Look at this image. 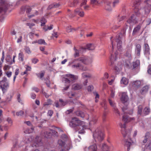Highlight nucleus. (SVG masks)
<instances>
[{
	"instance_id": "obj_1",
	"label": "nucleus",
	"mask_w": 151,
	"mask_h": 151,
	"mask_svg": "<svg viewBox=\"0 0 151 151\" xmlns=\"http://www.w3.org/2000/svg\"><path fill=\"white\" fill-rule=\"evenodd\" d=\"M141 0H135L134 2L133 5L135 8L134 14L127 20V22L132 25L136 24L139 21L142 20V18L144 16V14H149L151 10V4L150 0H147L146 1V4L143 9H138L137 7L140 4Z\"/></svg>"
},
{
	"instance_id": "obj_2",
	"label": "nucleus",
	"mask_w": 151,
	"mask_h": 151,
	"mask_svg": "<svg viewBox=\"0 0 151 151\" xmlns=\"http://www.w3.org/2000/svg\"><path fill=\"white\" fill-rule=\"evenodd\" d=\"M75 62H77L78 63L76 64L73 65L72 66L73 68H76L83 71L87 70V69L86 67L83 66L80 63H82L84 64L87 65L89 62V59L87 57H81L78 59L74 60L72 63Z\"/></svg>"
},
{
	"instance_id": "obj_3",
	"label": "nucleus",
	"mask_w": 151,
	"mask_h": 151,
	"mask_svg": "<svg viewBox=\"0 0 151 151\" xmlns=\"http://www.w3.org/2000/svg\"><path fill=\"white\" fill-rule=\"evenodd\" d=\"M122 110L123 112L122 114L123 115L122 117V120L125 123H127L134 120L135 119L134 117L131 118L127 115V114L131 115L133 113L132 109L129 108L126 106L122 108Z\"/></svg>"
},
{
	"instance_id": "obj_4",
	"label": "nucleus",
	"mask_w": 151,
	"mask_h": 151,
	"mask_svg": "<svg viewBox=\"0 0 151 151\" xmlns=\"http://www.w3.org/2000/svg\"><path fill=\"white\" fill-rule=\"evenodd\" d=\"M120 127L122 128V133L123 135V136L124 138L125 141V145L127 147V150L129 151L130 150V147L131 145V142L132 140L130 138L127 139V138H129L130 133L126 132L125 128L126 127L125 124L122 125L121 124Z\"/></svg>"
},
{
	"instance_id": "obj_5",
	"label": "nucleus",
	"mask_w": 151,
	"mask_h": 151,
	"mask_svg": "<svg viewBox=\"0 0 151 151\" xmlns=\"http://www.w3.org/2000/svg\"><path fill=\"white\" fill-rule=\"evenodd\" d=\"M93 136L96 142H101L104 138V134L103 132L98 129L95 130V132L93 134Z\"/></svg>"
},
{
	"instance_id": "obj_6",
	"label": "nucleus",
	"mask_w": 151,
	"mask_h": 151,
	"mask_svg": "<svg viewBox=\"0 0 151 151\" xmlns=\"http://www.w3.org/2000/svg\"><path fill=\"white\" fill-rule=\"evenodd\" d=\"M65 76L66 78H63L62 81L64 83L67 84L72 83L78 79L77 76L71 74H66Z\"/></svg>"
},
{
	"instance_id": "obj_7",
	"label": "nucleus",
	"mask_w": 151,
	"mask_h": 151,
	"mask_svg": "<svg viewBox=\"0 0 151 151\" xmlns=\"http://www.w3.org/2000/svg\"><path fill=\"white\" fill-rule=\"evenodd\" d=\"M0 86L3 93L5 92L6 88L9 86V83L6 78L4 77L3 80L0 82Z\"/></svg>"
},
{
	"instance_id": "obj_8",
	"label": "nucleus",
	"mask_w": 151,
	"mask_h": 151,
	"mask_svg": "<svg viewBox=\"0 0 151 151\" xmlns=\"http://www.w3.org/2000/svg\"><path fill=\"white\" fill-rule=\"evenodd\" d=\"M83 122L79 120L77 118L74 117L72 119V120L70 122L69 125L70 126L75 129L76 127L81 125Z\"/></svg>"
},
{
	"instance_id": "obj_9",
	"label": "nucleus",
	"mask_w": 151,
	"mask_h": 151,
	"mask_svg": "<svg viewBox=\"0 0 151 151\" xmlns=\"http://www.w3.org/2000/svg\"><path fill=\"white\" fill-rule=\"evenodd\" d=\"M123 38V35L121 33H120L118 36L116 37V42H117V46L118 50L119 51L122 50V42Z\"/></svg>"
},
{
	"instance_id": "obj_10",
	"label": "nucleus",
	"mask_w": 151,
	"mask_h": 151,
	"mask_svg": "<svg viewBox=\"0 0 151 151\" xmlns=\"http://www.w3.org/2000/svg\"><path fill=\"white\" fill-rule=\"evenodd\" d=\"M0 3L2 4L1 6L0 7V13L3 11L5 12L10 6L7 2H4V0H0Z\"/></svg>"
},
{
	"instance_id": "obj_11",
	"label": "nucleus",
	"mask_w": 151,
	"mask_h": 151,
	"mask_svg": "<svg viewBox=\"0 0 151 151\" xmlns=\"http://www.w3.org/2000/svg\"><path fill=\"white\" fill-rule=\"evenodd\" d=\"M86 129V127L83 125L82 123H81V125L76 127V128L75 129L76 131H78L79 133L82 134L85 132L84 130Z\"/></svg>"
},
{
	"instance_id": "obj_12",
	"label": "nucleus",
	"mask_w": 151,
	"mask_h": 151,
	"mask_svg": "<svg viewBox=\"0 0 151 151\" xmlns=\"http://www.w3.org/2000/svg\"><path fill=\"white\" fill-rule=\"evenodd\" d=\"M42 145L41 138L38 136H37L35 140V143L32 145V147L34 146L37 147L41 146Z\"/></svg>"
},
{
	"instance_id": "obj_13",
	"label": "nucleus",
	"mask_w": 151,
	"mask_h": 151,
	"mask_svg": "<svg viewBox=\"0 0 151 151\" xmlns=\"http://www.w3.org/2000/svg\"><path fill=\"white\" fill-rule=\"evenodd\" d=\"M121 100L123 103L124 104L127 102L129 100V98L126 93H122L121 98Z\"/></svg>"
},
{
	"instance_id": "obj_14",
	"label": "nucleus",
	"mask_w": 151,
	"mask_h": 151,
	"mask_svg": "<svg viewBox=\"0 0 151 151\" xmlns=\"http://www.w3.org/2000/svg\"><path fill=\"white\" fill-rule=\"evenodd\" d=\"M141 84L140 81L138 80L133 81L131 83L133 87L137 88L140 86Z\"/></svg>"
},
{
	"instance_id": "obj_15",
	"label": "nucleus",
	"mask_w": 151,
	"mask_h": 151,
	"mask_svg": "<svg viewBox=\"0 0 151 151\" xmlns=\"http://www.w3.org/2000/svg\"><path fill=\"white\" fill-rule=\"evenodd\" d=\"M82 85L80 84L76 83L72 86V89L74 90H79L82 88Z\"/></svg>"
},
{
	"instance_id": "obj_16",
	"label": "nucleus",
	"mask_w": 151,
	"mask_h": 151,
	"mask_svg": "<svg viewBox=\"0 0 151 151\" xmlns=\"http://www.w3.org/2000/svg\"><path fill=\"white\" fill-rule=\"evenodd\" d=\"M81 49L83 50H85V49H87L89 50H93L95 49V46L93 44L90 43L87 44L86 45V48H84L82 47Z\"/></svg>"
},
{
	"instance_id": "obj_17",
	"label": "nucleus",
	"mask_w": 151,
	"mask_h": 151,
	"mask_svg": "<svg viewBox=\"0 0 151 151\" xmlns=\"http://www.w3.org/2000/svg\"><path fill=\"white\" fill-rule=\"evenodd\" d=\"M141 27V24H139L138 25L137 27L134 28L133 31L132 32V34L134 35L135 34L138 33Z\"/></svg>"
},
{
	"instance_id": "obj_18",
	"label": "nucleus",
	"mask_w": 151,
	"mask_h": 151,
	"mask_svg": "<svg viewBox=\"0 0 151 151\" xmlns=\"http://www.w3.org/2000/svg\"><path fill=\"white\" fill-rule=\"evenodd\" d=\"M149 87L148 86H144L140 91L141 94H144L146 93L148 91Z\"/></svg>"
},
{
	"instance_id": "obj_19",
	"label": "nucleus",
	"mask_w": 151,
	"mask_h": 151,
	"mask_svg": "<svg viewBox=\"0 0 151 151\" xmlns=\"http://www.w3.org/2000/svg\"><path fill=\"white\" fill-rule=\"evenodd\" d=\"M106 6H105V9L109 11H110L111 10V8L110 6L111 2L109 1H106L105 2Z\"/></svg>"
},
{
	"instance_id": "obj_20",
	"label": "nucleus",
	"mask_w": 151,
	"mask_h": 151,
	"mask_svg": "<svg viewBox=\"0 0 151 151\" xmlns=\"http://www.w3.org/2000/svg\"><path fill=\"white\" fill-rule=\"evenodd\" d=\"M145 50V54L146 55H149L150 54V48L148 45L147 44H145L144 45Z\"/></svg>"
},
{
	"instance_id": "obj_21",
	"label": "nucleus",
	"mask_w": 151,
	"mask_h": 151,
	"mask_svg": "<svg viewBox=\"0 0 151 151\" xmlns=\"http://www.w3.org/2000/svg\"><path fill=\"white\" fill-rule=\"evenodd\" d=\"M60 4L58 3H54L50 5L48 7L47 9L48 10H49L52 8H58L60 6Z\"/></svg>"
},
{
	"instance_id": "obj_22",
	"label": "nucleus",
	"mask_w": 151,
	"mask_h": 151,
	"mask_svg": "<svg viewBox=\"0 0 151 151\" xmlns=\"http://www.w3.org/2000/svg\"><path fill=\"white\" fill-rule=\"evenodd\" d=\"M97 147L96 144L91 145L88 147L89 151H97Z\"/></svg>"
},
{
	"instance_id": "obj_23",
	"label": "nucleus",
	"mask_w": 151,
	"mask_h": 151,
	"mask_svg": "<svg viewBox=\"0 0 151 151\" xmlns=\"http://www.w3.org/2000/svg\"><path fill=\"white\" fill-rule=\"evenodd\" d=\"M141 50V46L139 44H137L136 46V48L135 49L137 55L138 56H139L140 55V52Z\"/></svg>"
},
{
	"instance_id": "obj_24",
	"label": "nucleus",
	"mask_w": 151,
	"mask_h": 151,
	"mask_svg": "<svg viewBox=\"0 0 151 151\" xmlns=\"http://www.w3.org/2000/svg\"><path fill=\"white\" fill-rule=\"evenodd\" d=\"M58 144L61 147H65V142L63 141L61 139H59L58 141Z\"/></svg>"
},
{
	"instance_id": "obj_25",
	"label": "nucleus",
	"mask_w": 151,
	"mask_h": 151,
	"mask_svg": "<svg viewBox=\"0 0 151 151\" xmlns=\"http://www.w3.org/2000/svg\"><path fill=\"white\" fill-rule=\"evenodd\" d=\"M128 82V80L125 77H123L121 81V83L124 85H127Z\"/></svg>"
},
{
	"instance_id": "obj_26",
	"label": "nucleus",
	"mask_w": 151,
	"mask_h": 151,
	"mask_svg": "<svg viewBox=\"0 0 151 151\" xmlns=\"http://www.w3.org/2000/svg\"><path fill=\"white\" fill-rule=\"evenodd\" d=\"M101 149L103 151H109L108 147L105 144H103L102 145Z\"/></svg>"
},
{
	"instance_id": "obj_27",
	"label": "nucleus",
	"mask_w": 151,
	"mask_h": 151,
	"mask_svg": "<svg viewBox=\"0 0 151 151\" xmlns=\"http://www.w3.org/2000/svg\"><path fill=\"white\" fill-rule=\"evenodd\" d=\"M82 77L83 78H90L91 77V75L88 73H84L82 74Z\"/></svg>"
},
{
	"instance_id": "obj_28",
	"label": "nucleus",
	"mask_w": 151,
	"mask_h": 151,
	"mask_svg": "<svg viewBox=\"0 0 151 151\" xmlns=\"http://www.w3.org/2000/svg\"><path fill=\"white\" fill-rule=\"evenodd\" d=\"M150 136V134L149 132H147L146 134L145 137V139L143 141V142L144 143H146L147 140V139L149 138Z\"/></svg>"
},
{
	"instance_id": "obj_29",
	"label": "nucleus",
	"mask_w": 151,
	"mask_h": 151,
	"mask_svg": "<svg viewBox=\"0 0 151 151\" xmlns=\"http://www.w3.org/2000/svg\"><path fill=\"white\" fill-rule=\"evenodd\" d=\"M21 10L22 11L26 10V12L27 13H29L31 10V9L30 7L28 6H26L25 7H23L21 8Z\"/></svg>"
},
{
	"instance_id": "obj_30",
	"label": "nucleus",
	"mask_w": 151,
	"mask_h": 151,
	"mask_svg": "<svg viewBox=\"0 0 151 151\" xmlns=\"http://www.w3.org/2000/svg\"><path fill=\"white\" fill-rule=\"evenodd\" d=\"M52 133L50 132H46L44 133V137L47 138H50L51 137Z\"/></svg>"
},
{
	"instance_id": "obj_31",
	"label": "nucleus",
	"mask_w": 151,
	"mask_h": 151,
	"mask_svg": "<svg viewBox=\"0 0 151 151\" xmlns=\"http://www.w3.org/2000/svg\"><path fill=\"white\" fill-rule=\"evenodd\" d=\"M61 138L65 141H67L69 139L68 137L65 134H63L61 136Z\"/></svg>"
},
{
	"instance_id": "obj_32",
	"label": "nucleus",
	"mask_w": 151,
	"mask_h": 151,
	"mask_svg": "<svg viewBox=\"0 0 151 151\" xmlns=\"http://www.w3.org/2000/svg\"><path fill=\"white\" fill-rule=\"evenodd\" d=\"M139 65V60H137L135 62H133V66L134 68L138 67Z\"/></svg>"
},
{
	"instance_id": "obj_33",
	"label": "nucleus",
	"mask_w": 151,
	"mask_h": 151,
	"mask_svg": "<svg viewBox=\"0 0 151 151\" xmlns=\"http://www.w3.org/2000/svg\"><path fill=\"white\" fill-rule=\"evenodd\" d=\"M144 112L145 114H148L150 112V109L149 108L146 107L144 110Z\"/></svg>"
},
{
	"instance_id": "obj_34",
	"label": "nucleus",
	"mask_w": 151,
	"mask_h": 151,
	"mask_svg": "<svg viewBox=\"0 0 151 151\" xmlns=\"http://www.w3.org/2000/svg\"><path fill=\"white\" fill-rule=\"evenodd\" d=\"M68 95L69 98H71L75 96L76 94L75 93H73L72 92H70L68 93Z\"/></svg>"
},
{
	"instance_id": "obj_35",
	"label": "nucleus",
	"mask_w": 151,
	"mask_h": 151,
	"mask_svg": "<svg viewBox=\"0 0 151 151\" xmlns=\"http://www.w3.org/2000/svg\"><path fill=\"white\" fill-rule=\"evenodd\" d=\"M36 75L38 77L41 79H42L44 76V72L41 71L40 73L36 74Z\"/></svg>"
},
{
	"instance_id": "obj_36",
	"label": "nucleus",
	"mask_w": 151,
	"mask_h": 151,
	"mask_svg": "<svg viewBox=\"0 0 151 151\" xmlns=\"http://www.w3.org/2000/svg\"><path fill=\"white\" fill-rule=\"evenodd\" d=\"M38 44L41 45L43 44L46 45L47 44L45 40L42 39L38 40Z\"/></svg>"
},
{
	"instance_id": "obj_37",
	"label": "nucleus",
	"mask_w": 151,
	"mask_h": 151,
	"mask_svg": "<svg viewBox=\"0 0 151 151\" xmlns=\"http://www.w3.org/2000/svg\"><path fill=\"white\" fill-rule=\"evenodd\" d=\"M142 105H139L138 107V114L139 115L141 114L142 109Z\"/></svg>"
},
{
	"instance_id": "obj_38",
	"label": "nucleus",
	"mask_w": 151,
	"mask_h": 151,
	"mask_svg": "<svg viewBox=\"0 0 151 151\" xmlns=\"http://www.w3.org/2000/svg\"><path fill=\"white\" fill-rule=\"evenodd\" d=\"M109 102L110 105L113 108H114L116 106L115 103L114 101H112L110 99H109Z\"/></svg>"
},
{
	"instance_id": "obj_39",
	"label": "nucleus",
	"mask_w": 151,
	"mask_h": 151,
	"mask_svg": "<svg viewBox=\"0 0 151 151\" xmlns=\"http://www.w3.org/2000/svg\"><path fill=\"white\" fill-rule=\"evenodd\" d=\"M77 115L83 118L85 115L84 113L82 111H80L77 113Z\"/></svg>"
},
{
	"instance_id": "obj_40",
	"label": "nucleus",
	"mask_w": 151,
	"mask_h": 151,
	"mask_svg": "<svg viewBox=\"0 0 151 151\" xmlns=\"http://www.w3.org/2000/svg\"><path fill=\"white\" fill-rule=\"evenodd\" d=\"M52 101L51 100L49 99L47 100V102H45L44 103V106L46 107L47 106H48L51 104Z\"/></svg>"
},
{
	"instance_id": "obj_41",
	"label": "nucleus",
	"mask_w": 151,
	"mask_h": 151,
	"mask_svg": "<svg viewBox=\"0 0 151 151\" xmlns=\"http://www.w3.org/2000/svg\"><path fill=\"white\" fill-rule=\"evenodd\" d=\"M47 20L45 19L43 17L42 18L41 20V26H44Z\"/></svg>"
},
{
	"instance_id": "obj_42",
	"label": "nucleus",
	"mask_w": 151,
	"mask_h": 151,
	"mask_svg": "<svg viewBox=\"0 0 151 151\" xmlns=\"http://www.w3.org/2000/svg\"><path fill=\"white\" fill-rule=\"evenodd\" d=\"M19 72V69H17L16 70L15 72V75L14 77V78H13L14 82L15 81V79L16 77V76L18 74Z\"/></svg>"
},
{
	"instance_id": "obj_43",
	"label": "nucleus",
	"mask_w": 151,
	"mask_h": 151,
	"mask_svg": "<svg viewBox=\"0 0 151 151\" xmlns=\"http://www.w3.org/2000/svg\"><path fill=\"white\" fill-rule=\"evenodd\" d=\"M78 3V1L77 0H74L73 2V3H71L70 6H75Z\"/></svg>"
},
{
	"instance_id": "obj_44",
	"label": "nucleus",
	"mask_w": 151,
	"mask_h": 151,
	"mask_svg": "<svg viewBox=\"0 0 151 151\" xmlns=\"http://www.w3.org/2000/svg\"><path fill=\"white\" fill-rule=\"evenodd\" d=\"M19 35V37L18 38L17 42V43H19L22 42V33L21 32H19L18 33Z\"/></svg>"
},
{
	"instance_id": "obj_45",
	"label": "nucleus",
	"mask_w": 151,
	"mask_h": 151,
	"mask_svg": "<svg viewBox=\"0 0 151 151\" xmlns=\"http://www.w3.org/2000/svg\"><path fill=\"white\" fill-rule=\"evenodd\" d=\"M59 101L60 103V106H64L66 104V102H64L62 99H60Z\"/></svg>"
},
{
	"instance_id": "obj_46",
	"label": "nucleus",
	"mask_w": 151,
	"mask_h": 151,
	"mask_svg": "<svg viewBox=\"0 0 151 151\" xmlns=\"http://www.w3.org/2000/svg\"><path fill=\"white\" fill-rule=\"evenodd\" d=\"M91 4H99V1L98 0H91Z\"/></svg>"
},
{
	"instance_id": "obj_47",
	"label": "nucleus",
	"mask_w": 151,
	"mask_h": 151,
	"mask_svg": "<svg viewBox=\"0 0 151 151\" xmlns=\"http://www.w3.org/2000/svg\"><path fill=\"white\" fill-rule=\"evenodd\" d=\"M23 55L22 53H20L19 54V59L20 60L23 61Z\"/></svg>"
},
{
	"instance_id": "obj_48",
	"label": "nucleus",
	"mask_w": 151,
	"mask_h": 151,
	"mask_svg": "<svg viewBox=\"0 0 151 151\" xmlns=\"http://www.w3.org/2000/svg\"><path fill=\"white\" fill-rule=\"evenodd\" d=\"M24 112L22 111H20L19 112L16 113V115L18 116H20L23 115L24 114Z\"/></svg>"
},
{
	"instance_id": "obj_49",
	"label": "nucleus",
	"mask_w": 151,
	"mask_h": 151,
	"mask_svg": "<svg viewBox=\"0 0 151 151\" xmlns=\"http://www.w3.org/2000/svg\"><path fill=\"white\" fill-rule=\"evenodd\" d=\"M124 17L122 16H120L119 15L117 17V19L119 21V22L124 19Z\"/></svg>"
},
{
	"instance_id": "obj_50",
	"label": "nucleus",
	"mask_w": 151,
	"mask_h": 151,
	"mask_svg": "<svg viewBox=\"0 0 151 151\" xmlns=\"http://www.w3.org/2000/svg\"><path fill=\"white\" fill-rule=\"evenodd\" d=\"M76 30L75 29L70 28L69 27H68L67 28V31L68 32H71L73 30L75 31Z\"/></svg>"
},
{
	"instance_id": "obj_51",
	"label": "nucleus",
	"mask_w": 151,
	"mask_h": 151,
	"mask_svg": "<svg viewBox=\"0 0 151 151\" xmlns=\"http://www.w3.org/2000/svg\"><path fill=\"white\" fill-rule=\"evenodd\" d=\"M25 50L26 52L28 54H30L31 53V51L30 50V48L29 47H25Z\"/></svg>"
},
{
	"instance_id": "obj_52",
	"label": "nucleus",
	"mask_w": 151,
	"mask_h": 151,
	"mask_svg": "<svg viewBox=\"0 0 151 151\" xmlns=\"http://www.w3.org/2000/svg\"><path fill=\"white\" fill-rule=\"evenodd\" d=\"M74 56L75 58L79 56V53L78 50H76V51H75Z\"/></svg>"
},
{
	"instance_id": "obj_53",
	"label": "nucleus",
	"mask_w": 151,
	"mask_h": 151,
	"mask_svg": "<svg viewBox=\"0 0 151 151\" xmlns=\"http://www.w3.org/2000/svg\"><path fill=\"white\" fill-rule=\"evenodd\" d=\"M51 131L52 133V134L54 135L55 136L57 137L58 136L57 132L55 131L54 130H52Z\"/></svg>"
},
{
	"instance_id": "obj_54",
	"label": "nucleus",
	"mask_w": 151,
	"mask_h": 151,
	"mask_svg": "<svg viewBox=\"0 0 151 151\" xmlns=\"http://www.w3.org/2000/svg\"><path fill=\"white\" fill-rule=\"evenodd\" d=\"M20 95L19 93H18L17 96V98L18 101L21 104H22V100L20 99Z\"/></svg>"
},
{
	"instance_id": "obj_55",
	"label": "nucleus",
	"mask_w": 151,
	"mask_h": 151,
	"mask_svg": "<svg viewBox=\"0 0 151 151\" xmlns=\"http://www.w3.org/2000/svg\"><path fill=\"white\" fill-rule=\"evenodd\" d=\"M125 56L128 57L129 59H130L131 58V55L130 53V51H127L126 53Z\"/></svg>"
},
{
	"instance_id": "obj_56",
	"label": "nucleus",
	"mask_w": 151,
	"mask_h": 151,
	"mask_svg": "<svg viewBox=\"0 0 151 151\" xmlns=\"http://www.w3.org/2000/svg\"><path fill=\"white\" fill-rule=\"evenodd\" d=\"M6 73L7 76L9 78H10L12 75V72L10 71H7L6 72Z\"/></svg>"
},
{
	"instance_id": "obj_57",
	"label": "nucleus",
	"mask_w": 151,
	"mask_h": 151,
	"mask_svg": "<svg viewBox=\"0 0 151 151\" xmlns=\"http://www.w3.org/2000/svg\"><path fill=\"white\" fill-rule=\"evenodd\" d=\"M45 83L48 87H49L50 86V81L48 78H46L45 79Z\"/></svg>"
},
{
	"instance_id": "obj_58",
	"label": "nucleus",
	"mask_w": 151,
	"mask_h": 151,
	"mask_svg": "<svg viewBox=\"0 0 151 151\" xmlns=\"http://www.w3.org/2000/svg\"><path fill=\"white\" fill-rule=\"evenodd\" d=\"M147 72L151 76V65L148 66Z\"/></svg>"
},
{
	"instance_id": "obj_59",
	"label": "nucleus",
	"mask_w": 151,
	"mask_h": 151,
	"mask_svg": "<svg viewBox=\"0 0 151 151\" xmlns=\"http://www.w3.org/2000/svg\"><path fill=\"white\" fill-rule=\"evenodd\" d=\"M32 63L34 64H36L38 61V60L37 58H34L32 59Z\"/></svg>"
},
{
	"instance_id": "obj_60",
	"label": "nucleus",
	"mask_w": 151,
	"mask_h": 151,
	"mask_svg": "<svg viewBox=\"0 0 151 151\" xmlns=\"http://www.w3.org/2000/svg\"><path fill=\"white\" fill-rule=\"evenodd\" d=\"M52 25H51L50 27H48L47 29L46 27H44L43 29L46 31L47 29L51 30L52 28Z\"/></svg>"
},
{
	"instance_id": "obj_61",
	"label": "nucleus",
	"mask_w": 151,
	"mask_h": 151,
	"mask_svg": "<svg viewBox=\"0 0 151 151\" xmlns=\"http://www.w3.org/2000/svg\"><path fill=\"white\" fill-rule=\"evenodd\" d=\"M93 89V87L92 86H89L88 88V91H91Z\"/></svg>"
},
{
	"instance_id": "obj_62",
	"label": "nucleus",
	"mask_w": 151,
	"mask_h": 151,
	"mask_svg": "<svg viewBox=\"0 0 151 151\" xmlns=\"http://www.w3.org/2000/svg\"><path fill=\"white\" fill-rule=\"evenodd\" d=\"M113 108L114 109V111L115 113H117L119 115H120V113L118 111V110L117 109V108H116V106H115L114 108Z\"/></svg>"
},
{
	"instance_id": "obj_63",
	"label": "nucleus",
	"mask_w": 151,
	"mask_h": 151,
	"mask_svg": "<svg viewBox=\"0 0 151 151\" xmlns=\"http://www.w3.org/2000/svg\"><path fill=\"white\" fill-rule=\"evenodd\" d=\"M119 3V0H114L113 2V6L114 7L115 5L118 4Z\"/></svg>"
},
{
	"instance_id": "obj_64",
	"label": "nucleus",
	"mask_w": 151,
	"mask_h": 151,
	"mask_svg": "<svg viewBox=\"0 0 151 151\" xmlns=\"http://www.w3.org/2000/svg\"><path fill=\"white\" fill-rule=\"evenodd\" d=\"M12 96L10 95H8L7 97L6 101H10L11 99Z\"/></svg>"
}]
</instances>
